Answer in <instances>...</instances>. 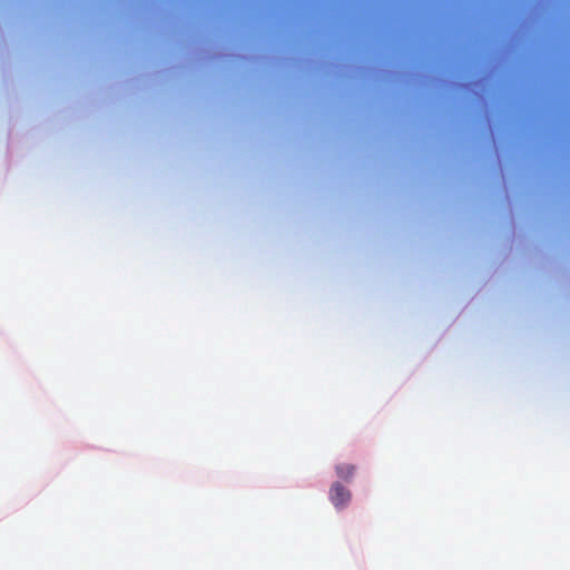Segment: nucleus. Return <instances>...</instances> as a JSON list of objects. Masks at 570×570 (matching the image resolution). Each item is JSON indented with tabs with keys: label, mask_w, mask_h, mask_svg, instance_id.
<instances>
[{
	"label": "nucleus",
	"mask_w": 570,
	"mask_h": 570,
	"mask_svg": "<svg viewBox=\"0 0 570 570\" xmlns=\"http://www.w3.org/2000/svg\"><path fill=\"white\" fill-rule=\"evenodd\" d=\"M355 465L350 463H341L335 466V471L338 478L350 481L355 473Z\"/></svg>",
	"instance_id": "2"
},
{
	"label": "nucleus",
	"mask_w": 570,
	"mask_h": 570,
	"mask_svg": "<svg viewBox=\"0 0 570 570\" xmlns=\"http://www.w3.org/2000/svg\"><path fill=\"white\" fill-rule=\"evenodd\" d=\"M351 491L340 482H334L330 489V500L337 509L345 508L351 501Z\"/></svg>",
	"instance_id": "1"
}]
</instances>
